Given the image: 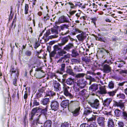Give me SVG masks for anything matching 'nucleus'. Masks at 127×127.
<instances>
[{"label":"nucleus","mask_w":127,"mask_h":127,"mask_svg":"<svg viewBox=\"0 0 127 127\" xmlns=\"http://www.w3.org/2000/svg\"><path fill=\"white\" fill-rule=\"evenodd\" d=\"M56 54L55 52L53 51L50 54V57H54Z\"/></svg>","instance_id":"obj_62"},{"label":"nucleus","mask_w":127,"mask_h":127,"mask_svg":"<svg viewBox=\"0 0 127 127\" xmlns=\"http://www.w3.org/2000/svg\"><path fill=\"white\" fill-rule=\"evenodd\" d=\"M112 99L111 98H107L104 100L103 105L107 106H109V104L112 101Z\"/></svg>","instance_id":"obj_18"},{"label":"nucleus","mask_w":127,"mask_h":127,"mask_svg":"<svg viewBox=\"0 0 127 127\" xmlns=\"http://www.w3.org/2000/svg\"><path fill=\"white\" fill-rule=\"evenodd\" d=\"M115 104L117 107H119L121 109H122L123 111L124 110L125 107L123 103L120 102H115Z\"/></svg>","instance_id":"obj_14"},{"label":"nucleus","mask_w":127,"mask_h":127,"mask_svg":"<svg viewBox=\"0 0 127 127\" xmlns=\"http://www.w3.org/2000/svg\"><path fill=\"white\" fill-rule=\"evenodd\" d=\"M25 54L27 56H30L31 55L32 52L30 51H27L26 52Z\"/></svg>","instance_id":"obj_59"},{"label":"nucleus","mask_w":127,"mask_h":127,"mask_svg":"<svg viewBox=\"0 0 127 127\" xmlns=\"http://www.w3.org/2000/svg\"><path fill=\"white\" fill-rule=\"evenodd\" d=\"M69 22V20L66 17L64 16H62L59 18L57 24H59L60 23H68Z\"/></svg>","instance_id":"obj_6"},{"label":"nucleus","mask_w":127,"mask_h":127,"mask_svg":"<svg viewBox=\"0 0 127 127\" xmlns=\"http://www.w3.org/2000/svg\"><path fill=\"white\" fill-rule=\"evenodd\" d=\"M69 101L68 100H65L62 101L61 104V106L64 108H68V107Z\"/></svg>","instance_id":"obj_13"},{"label":"nucleus","mask_w":127,"mask_h":127,"mask_svg":"<svg viewBox=\"0 0 127 127\" xmlns=\"http://www.w3.org/2000/svg\"><path fill=\"white\" fill-rule=\"evenodd\" d=\"M98 92L99 94L101 95L106 94L107 92L105 86H101L99 87V90Z\"/></svg>","instance_id":"obj_10"},{"label":"nucleus","mask_w":127,"mask_h":127,"mask_svg":"<svg viewBox=\"0 0 127 127\" xmlns=\"http://www.w3.org/2000/svg\"><path fill=\"white\" fill-rule=\"evenodd\" d=\"M66 1V0H60V1L59 2V3H61V5L62 6L64 4L65 5H66L67 3H65Z\"/></svg>","instance_id":"obj_54"},{"label":"nucleus","mask_w":127,"mask_h":127,"mask_svg":"<svg viewBox=\"0 0 127 127\" xmlns=\"http://www.w3.org/2000/svg\"><path fill=\"white\" fill-rule=\"evenodd\" d=\"M126 83H127V81H124L122 82H119L118 84V86L119 88L121 89V87L123 86Z\"/></svg>","instance_id":"obj_47"},{"label":"nucleus","mask_w":127,"mask_h":127,"mask_svg":"<svg viewBox=\"0 0 127 127\" xmlns=\"http://www.w3.org/2000/svg\"><path fill=\"white\" fill-rule=\"evenodd\" d=\"M66 52L63 50H61L58 52L59 55L60 56H62L64 54L66 53Z\"/></svg>","instance_id":"obj_52"},{"label":"nucleus","mask_w":127,"mask_h":127,"mask_svg":"<svg viewBox=\"0 0 127 127\" xmlns=\"http://www.w3.org/2000/svg\"><path fill=\"white\" fill-rule=\"evenodd\" d=\"M75 4L76 8L78 6L81 7V8H85V6H83L82 5V3H80V2H77L75 3Z\"/></svg>","instance_id":"obj_46"},{"label":"nucleus","mask_w":127,"mask_h":127,"mask_svg":"<svg viewBox=\"0 0 127 127\" xmlns=\"http://www.w3.org/2000/svg\"><path fill=\"white\" fill-rule=\"evenodd\" d=\"M66 72L67 73L72 76H73L74 74L73 70L72 69L71 66H69L67 67Z\"/></svg>","instance_id":"obj_16"},{"label":"nucleus","mask_w":127,"mask_h":127,"mask_svg":"<svg viewBox=\"0 0 127 127\" xmlns=\"http://www.w3.org/2000/svg\"><path fill=\"white\" fill-rule=\"evenodd\" d=\"M72 62L76 63L77 64H78L80 63V61L76 59H72L71 60Z\"/></svg>","instance_id":"obj_57"},{"label":"nucleus","mask_w":127,"mask_h":127,"mask_svg":"<svg viewBox=\"0 0 127 127\" xmlns=\"http://www.w3.org/2000/svg\"><path fill=\"white\" fill-rule=\"evenodd\" d=\"M40 116V115H39V116H38L37 118L36 119V124L37 125H38V124L40 125V124H42L43 123L42 122H40L39 121V119Z\"/></svg>","instance_id":"obj_51"},{"label":"nucleus","mask_w":127,"mask_h":127,"mask_svg":"<svg viewBox=\"0 0 127 127\" xmlns=\"http://www.w3.org/2000/svg\"><path fill=\"white\" fill-rule=\"evenodd\" d=\"M89 104L91 106L94 108L97 109L98 108L99 104V100L97 99H95L94 101V102H90Z\"/></svg>","instance_id":"obj_7"},{"label":"nucleus","mask_w":127,"mask_h":127,"mask_svg":"<svg viewBox=\"0 0 127 127\" xmlns=\"http://www.w3.org/2000/svg\"><path fill=\"white\" fill-rule=\"evenodd\" d=\"M105 118L102 117H99L97 119L98 123L100 126H103L104 123Z\"/></svg>","instance_id":"obj_17"},{"label":"nucleus","mask_w":127,"mask_h":127,"mask_svg":"<svg viewBox=\"0 0 127 127\" xmlns=\"http://www.w3.org/2000/svg\"><path fill=\"white\" fill-rule=\"evenodd\" d=\"M70 6V7L71 9H75L76 8L75 4V5L71 2H69L67 3Z\"/></svg>","instance_id":"obj_36"},{"label":"nucleus","mask_w":127,"mask_h":127,"mask_svg":"<svg viewBox=\"0 0 127 127\" xmlns=\"http://www.w3.org/2000/svg\"><path fill=\"white\" fill-rule=\"evenodd\" d=\"M108 127H114V125L113 120L110 118H109L107 121Z\"/></svg>","instance_id":"obj_22"},{"label":"nucleus","mask_w":127,"mask_h":127,"mask_svg":"<svg viewBox=\"0 0 127 127\" xmlns=\"http://www.w3.org/2000/svg\"><path fill=\"white\" fill-rule=\"evenodd\" d=\"M60 44V43L58 45H55L54 46V48L55 51H57L58 50H61V46H62Z\"/></svg>","instance_id":"obj_34"},{"label":"nucleus","mask_w":127,"mask_h":127,"mask_svg":"<svg viewBox=\"0 0 127 127\" xmlns=\"http://www.w3.org/2000/svg\"><path fill=\"white\" fill-rule=\"evenodd\" d=\"M115 104L117 107H119L121 109H122L123 111L124 110L125 107L123 103L120 102H115Z\"/></svg>","instance_id":"obj_15"},{"label":"nucleus","mask_w":127,"mask_h":127,"mask_svg":"<svg viewBox=\"0 0 127 127\" xmlns=\"http://www.w3.org/2000/svg\"><path fill=\"white\" fill-rule=\"evenodd\" d=\"M32 107L38 106L40 105V103L39 102H38L35 99H34Z\"/></svg>","instance_id":"obj_35"},{"label":"nucleus","mask_w":127,"mask_h":127,"mask_svg":"<svg viewBox=\"0 0 127 127\" xmlns=\"http://www.w3.org/2000/svg\"><path fill=\"white\" fill-rule=\"evenodd\" d=\"M28 97V92L27 91L25 92V94L24 95V99H26Z\"/></svg>","instance_id":"obj_61"},{"label":"nucleus","mask_w":127,"mask_h":127,"mask_svg":"<svg viewBox=\"0 0 127 127\" xmlns=\"http://www.w3.org/2000/svg\"><path fill=\"white\" fill-rule=\"evenodd\" d=\"M87 119L88 122H90V123L92 122H95L96 116L93 115L92 117L88 119L87 118Z\"/></svg>","instance_id":"obj_30"},{"label":"nucleus","mask_w":127,"mask_h":127,"mask_svg":"<svg viewBox=\"0 0 127 127\" xmlns=\"http://www.w3.org/2000/svg\"><path fill=\"white\" fill-rule=\"evenodd\" d=\"M116 91H112L107 92V94L108 95H109L110 96H114L115 93Z\"/></svg>","instance_id":"obj_45"},{"label":"nucleus","mask_w":127,"mask_h":127,"mask_svg":"<svg viewBox=\"0 0 127 127\" xmlns=\"http://www.w3.org/2000/svg\"><path fill=\"white\" fill-rule=\"evenodd\" d=\"M116 71H118L119 72V73L120 74H122L123 73H125L127 74V70H122V69H117L116 70Z\"/></svg>","instance_id":"obj_37"},{"label":"nucleus","mask_w":127,"mask_h":127,"mask_svg":"<svg viewBox=\"0 0 127 127\" xmlns=\"http://www.w3.org/2000/svg\"><path fill=\"white\" fill-rule=\"evenodd\" d=\"M125 95L124 94L122 93H120L117 94V97L118 98H121L124 99L125 98Z\"/></svg>","instance_id":"obj_38"},{"label":"nucleus","mask_w":127,"mask_h":127,"mask_svg":"<svg viewBox=\"0 0 127 127\" xmlns=\"http://www.w3.org/2000/svg\"><path fill=\"white\" fill-rule=\"evenodd\" d=\"M80 108V107H79L78 108H76L74 111L72 112L73 115L74 116H76L79 115Z\"/></svg>","instance_id":"obj_23"},{"label":"nucleus","mask_w":127,"mask_h":127,"mask_svg":"<svg viewBox=\"0 0 127 127\" xmlns=\"http://www.w3.org/2000/svg\"><path fill=\"white\" fill-rule=\"evenodd\" d=\"M48 107L47 106H46V107L43 109H42L41 111V114H43L44 115H45L46 114L47 112V111Z\"/></svg>","instance_id":"obj_41"},{"label":"nucleus","mask_w":127,"mask_h":127,"mask_svg":"<svg viewBox=\"0 0 127 127\" xmlns=\"http://www.w3.org/2000/svg\"><path fill=\"white\" fill-rule=\"evenodd\" d=\"M37 59L35 57H33L29 59V62L32 65H33L37 63Z\"/></svg>","instance_id":"obj_24"},{"label":"nucleus","mask_w":127,"mask_h":127,"mask_svg":"<svg viewBox=\"0 0 127 127\" xmlns=\"http://www.w3.org/2000/svg\"><path fill=\"white\" fill-rule=\"evenodd\" d=\"M69 124L67 123H63L61 125V127H68Z\"/></svg>","instance_id":"obj_60"},{"label":"nucleus","mask_w":127,"mask_h":127,"mask_svg":"<svg viewBox=\"0 0 127 127\" xmlns=\"http://www.w3.org/2000/svg\"><path fill=\"white\" fill-rule=\"evenodd\" d=\"M64 95L66 96H68L70 98H72L73 96L68 91V89L69 88V87L67 86L65 84H64L63 87Z\"/></svg>","instance_id":"obj_3"},{"label":"nucleus","mask_w":127,"mask_h":127,"mask_svg":"<svg viewBox=\"0 0 127 127\" xmlns=\"http://www.w3.org/2000/svg\"><path fill=\"white\" fill-rule=\"evenodd\" d=\"M114 84L113 82L111 81L109 82L108 85L109 88L110 89H112L114 87Z\"/></svg>","instance_id":"obj_44"},{"label":"nucleus","mask_w":127,"mask_h":127,"mask_svg":"<svg viewBox=\"0 0 127 127\" xmlns=\"http://www.w3.org/2000/svg\"><path fill=\"white\" fill-rule=\"evenodd\" d=\"M16 19L15 17L13 19L11 26V28L12 29V30H14L16 26L15 22L16 21Z\"/></svg>","instance_id":"obj_31"},{"label":"nucleus","mask_w":127,"mask_h":127,"mask_svg":"<svg viewBox=\"0 0 127 127\" xmlns=\"http://www.w3.org/2000/svg\"><path fill=\"white\" fill-rule=\"evenodd\" d=\"M52 122L50 120L46 121L44 123V127H51Z\"/></svg>","instance_id":"obj_26"},{"label":"nucleus","mask_w":127,"mask_h":127,"mask_svg":"<svg viewBox=\"0 0 127 127\" xmlns=\"http://www.w3.org/2000/svg\"><path fill=\"white\" fill-rule=\"evenodd\" d=\"M125 64V63L123 62H120L118 64V67L119 68L122 67Z\"/></svg>","instance_id":"obj_55"},{"label":"nucleus","mask_w":127,"mask_h":127,"mask_svg":"<svg viewBox=\"0 0 127 127\" xmlns=\"http://www.w3.org/2000/svg\"><path fill=\"white\" fill-rule=\"evenodd\" d=\"M73 46V45L72 44L69 43L64 47V49L66 51H68Z\"/></svg>","instance_id":"obj_25"},{"label":"nucleus","mask_w":127,"mask_h":127,"mask_svg":"<svg viewBox=\"0 0 127 127\" xmlns=\"http://www.w3.org/2000/svg\"><path fill=\"white\" fill-rule=\"evenodd\" d=\"M53 86L54 87V90L56 91H60L61 89V85L60 83L56 81L53 82Z\"/></svg>","instance_id":"obj_5"},{"label":"nucleus","mask_w":127,"mask_h":127,"mask_svg":"<svg viewBox=\"0 0 127 127\" xmlns=\"http://www.w3.org/2000/svg\"><path fill=\"white\" fill-rule=\"evenodd\" d=\"M49 98L46 97L42 99L41 101V103L44 105H46L49 104Z\"/></svg>","instance_id":"obj_21"},{"label":"nucleus","mask_w":127,"mask_h":127,"mask_svg":"<svg viewBox=\"0 0 127 127\" xmlns=\"http://www.w3.org/2000/svg\"><path fill=\"white\" fill-rule=\"evenodd\" d=\"M59 104L56 101L53 100L51 102V106L52 110L54 111H57L59 109Z\"/></svg>","instance_id":"obj_4"},{"label":"nucleus","mask_w":127,"mask_h":127,"mask_svg":"<svg viewBox=\"0 0 127 127\" xmlns=\"http://www.w3.org/2000/svg\"><path fill=\"white\" fill-rule=\"evenodd\" d=\"M77 37L78 40L81 42H83L87 37L85 34L83 32L78 34Z\"/></svg>","instance_id":"obj_9"},{"label":"nucleus","mask_w":127,"mask_h":127,"mask_svg":"<svg viewBox=\"0 0 127 127\" xmlns=\"http://www.w3.org/2000/svg\"><path fill=\"white\" fill-rule=\"evenodd\" d=\"M111 67L109 65L106 64H104L103 66V70L104 72L108 73L111 72Z\"/></svg>","instance_id":"obj_8"},{"label":"nucleus","mask_w":127,"mask_h":127,"mask_svg":"<svg viewBox=\"0 0 127 127\" xmlns=\"http://www.w3.org/2000/svg\"><path fill=\"white\" fill-rule=\"evenodd\" d=\"M85 75L84 73H78L76 75V77L77 78L83 77Z\"/></svg>","instance_id":"obj_42"},{"label":"nucleus","mask_w":127,"mask_h":127,"mask_svg":"<svg viewBox=\"0 0 127 127\" xmlns=\"http://www.w3.org/2000/svg\"><path fill=\"white\" fill-rule=\"evenodd\" d=\"M49 19H50L49 17L47 15H46V16L44 17V18H43L44 20L45 21H47V20H49Z\"/></svg>","instance_id":"obj_64"},{"label":"nucleus","mask_w":127,"mask_h":127,"mask_svg":"<svg viewBox=\"0 0 127 127\" xmlns=\"http://www.w3.org/2000/svg\"><path fill=\"white\" fill-rule=\"evenodd\" d=\"M69 26L64 24L60 27V29L62 31L61 34L62 35H65L68 34L69 32L68 28Z\"/></svg>","instance_id":"obj_1"},{"label":"nucleus","mask_w":127,"mask_h":127,"mask_svg":"<svg viewBox=\"0 0 127 127\" xmlns=\"http://www.w3.org/2000/svg\"><path fill=\"white\" fill-rule=\"evenodd\" d=\"M122 116L124 118L127 120V113L126 112L124 111L122 113Z\"/></svg>","instance_id":"obj_50"},{"label":"nucleus","mask_w":127,"mask_h":127,"mask_svg":"<svg viewBox=\"0 0 127 127\" xmlns=\"http://www.w3.org/2000/svg\"><path fill=\"white\" fill-rule=\"evenodd\" d=\"M87 82L81 80L80 81L78 84L79 88L81 89L84 88L86 85Z\"/></svg>","instance_id":"obj_19"},{"label":"nucleus","mask_w":127,"mask_h":127,"mask_svg":"<svg viewBox=\"0 0 127 127\" xmlns=\"http://www.w3.org/2000/svg\"><path fill=\"white\" fill-rule=\"evenodd\" d=\"M98 89V84L96 83L92 84L89 87L90 91L92 92L95 91Z\"/></svg>","instance_id":"obj_12"},{"label":"nucleus","mask_w":127,"mask_h":127,"mask_svg":"<svg viewBox=\"0 0 127 127\" xmlns=\"http://www.w3.org/2000/svg\"><path fill=\"white\" fill-rule=\"evenodd\" d=\"M118 127H123L124 126V124L123 122H119L118 123Z\"/></svg>","instance_id":"obj_56"},{"label":"nucleus","mask_w":127,"mask_h":127,"mask_svg":"<svg viewBox=\"0 0 127 127\" xmlns=\"http://www.w3.org/2000/svg\"><path fill=\"white\" fill-rule=\"evenodd\" d=\"M92 112V111L90 110L86 109L84 112V113L86 115H88Z\"/></svg>","instance_id":"obj_53"},{"label":"nucleus","mask_w":127,"mask_h":127,"mask_svg":"<svg viewBox=\"0 0 127 127\" xmlns=\"http://www.w3.org/2000/svg\"><path fill=\"white\" fill-rule=\"evenodd\" d=\"M29 8L28 5L27 4H25V14H27L28 13Z\"/></svg>","instance_id":"obj_49"},{"label":"nucleus","mask_w":127,"mask_h":127,"mask_svg":"<svg viewBox=\"0 0 127 127\" xmlns=\"http://www.w3.org/2000/svg\"><path fill=\"white\" fill-rule=\"evenodd\" d=\"M50 34V30H49L46 31V33L44 34V36L43 37V39L44 40L45 39V37L46 38L47 37L49 36Z\"/></svg>","instance_id":"obj_43"},{"label":"nucleus","mask_w":127,"mask_h":127,"mask_svg":"<svg viewBox=\"0 0 127 127\" xmlns=\"http://www.w3.org/2000/svg\"><path fill=\"white\" fill-rule=\"evenodd\" d=\"M89 125L86 123L83 124H81L80 127H89Z\"/></svg>","instance_id":"obj_58"},{"label":"nucleus","mask_w":127,"mask_h":127,"mask_svg":"<svg viewBox=\"0 0 127 127\" xmlns=\"http://www.w3.org/2000/svg\"><path fill=\"white\" fill-rule=\"evenodd\" d=\"M114 112L115 113V115L119 117L120 116L121 113V112L120 110L118 109H117L114 111Z\"/></svg>","instance_id":"obj_29"},{"label":"nucleus","mask_w":127,"mask_h":127,"mask_svg":"<svg viewBox=\"0 0 127 127\" xmlns=\"http://www.w3.org/2000/svg\"><path fill=\"white\" fill-rule=\"evenodd\" d=\"M74 79L71 78L67 79L66 80V84L69 85H73L74 83Z\"/></svg>","instance_id":"obj_20"},{"label":"nucleus","mask_w":127,"mask_h":127,"mask_svg":"<svg viewBox=\"0 0 127 127\" xmlns=\"http://www.w3.org/2000/svg\"><path fill=\"white\" fill-rule=\"evenodd\" d=\"M96 40L100 41L101 42H105L104 38L102 36H95Z\"/></svg>","instance_id":"obj_28"},{"label":"nucleus","mask_w":127,"mask_h":127,"mask_svg":"<svg viewBox=\"0 0 127 127\" xmlns=\"http://www.w3.org/2000/svg\"><path fill=\"white\" fill-rule=\"evenodd\" d=\"M82 13V11L79 10H73L70 11L69 12L70 16H68L69 17L75 14V16L77 17V19L80 17Z\"/></svg>","instance_id":"obj_2"},{"label":"nucleus","mask_w":127,"mask_h":127,"mask_svg":"<svg viewBox=\"0 0 127 127\" xmlns=\"http://www.w3.org/2000/svg\"><path fill=\"white\" fill-rule=\"evenodd\" d=\"M72 56L73 57H75L78 55L77 51L74 49L72 50Z\"/></svg>","instance_id":"obj_39"},{"label":"nucleus","mask_w":127,"mask_h":127,"mask_svg":"<svg viewBox=\"0 0 127 127\" xmlns=\"http://www.w3.org/2000/svg\"><path fill=\"white\" fill-rule=\"evenodd\" d=\"M13 16V14L12 13V12L11 11L10 16L9 17V20H11Z\"/></svg>","instance_id":"obj_63"},{"label":"nucleus","mask_w":127,"mask_h":127,"mask_svg":"<svg viewBox=\"0 0 127 127\" xmlns=\"http://www.w3.org/2000/svg\"><path fill=\"white\" fill-rule=\"evenodd\" d=\"M55 95V93L52 91H50L46 93V96H53Z\"/></svg>","instance_id":"obj_40"},{"label":"nucleus","mask_w":127,"mask_h":127,"mask_svg":"<svg viewBox=\"0 0 127 127\" xmlns=\"http://www.w3.org/2000/svg\"><path fill=\"white\" fill-rule=\"evenodd\" d=\"M90 124L89 125V127H97V125L95 122H90Z\"/></svg>","instance_id":"obj_48"},{"label":"nucleus","mask_w":127,"mask_h":127,"mask_svg":"<svg viewBox=\"0 0 127 127\" xmlns=\"http://www.w3.org/2000/svg\"><path fill=\"white\" fill-rule=\"evenodd\" d=\"M51 32L52 34H57L58 33V29L55 27H54L51 29Z\"/></svg>","instance_id":"obj_27"},{"label":"nucleus","mask_w":127,"mask_h":127,"mask_svg":"<svg viewBox=\"0 0 127 127\" xmlns=\"http://www.w3.org/2000/svg\"><path fill=\"white\" fill-rule=\"evenodd\" d=\"M65 64H61V67L57 71V73L61 74H63L65 72Z\"/></svg>","instance_id":"obj_11"},{"label":"nucleus","mask_w":127,"mask_h":127,"mask_svg":"<svg viewBox=\"0 0 127 127\" xmlns=\"http://www.w3.org/2000/svg\"><path fill=\"white\" fill-rule=\"evenodd\" d=\"M68 40V39L67 37H65L63 38L62 39V42L60 43V44L62 46L64 45L67 42Z\"/></svg>","instance_id":"obj_33"},{"label":"nucleus","mask_w":127,"mask_h":127,"mask_svg":"<svg viewBox=\"0 0 127 127\" xmlns=\"http://www.w3.org/2000/svg\"><path fill=\"white\" fill-rule=\"evenodd\" d=\"M74 71L75 72H81L82 71V69L79 67L77 66H75L73 68Z\"/></svg>","instance_id":"obj_32"}]
</instances>
